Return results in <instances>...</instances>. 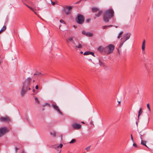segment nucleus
Instances as JSON below:
<instances>
[{
	"mask_svg": "<svg viewBox=\"0 0 153 153\" xmlns=\"http://www.w3.org/2000/svg\"><path fill=\"white\" fill-rule=\"evenodd\" d=\"M114 11L112 9H109L105 11L103 15V19L105 22H108L114 16Z\"/></svg>",
	"mask_w": 153,
	"mask_h": 153,
	"instance_id": "1",
	"label": "nucleus"
},
{
	"mask_svg": "<svg viewBox=\"0 0 153 153\" xmlns=\"http://www.w3.org/2000/svg\"><path fill=\"white\" fill-rule=\"evenodd\" d=\"M130 36L131 34L129 33H126L123 34V37L121 38V41L119 46V48H120L124 43L129 39Z\"/></svg>",
	"mask_w": 153,
	"mask_h": 153,
	"instance_id": "2",
	"label": "nucleus"
},
{
	"mask_svg": "<svg viewBox=\"0 0 153 153\" xmlns=\"http://www.w3.org/2000/svg\"><path fill=\"white\" fill-rule=\"evenodd\" d=\"M10 131L9 129L6 127H2L0 128V138L6 134Z\"/></svg>",
	"mask_w": 153,
	"mask_h": 153,
	"instance_id": "3",
	"label": "nucleus"
},
{
	"mask_svg": "<svg viewBox=\"0 0 153 153\" xmlns=\"http://www.w3.org/2000/svg\"><path fill=\"white\" fill-rule=\"evenodd\" d=\"M32 78L28 77L27 78L24 82L23 86L27 88L30 86L31 84L32 80Z\"/></svg>",
	"mask_w": 153,
	"mask_h": 153,
	"instance_id": "4",
	"label": "nucleus"
},
{
	"mask_svg": "<svg viewBox=\"0 0 153 153\" xmlns=\"http://www.w3.org/2000/svg\"><path fill=\"white\" fill-rule=\"evenodd\" d=\"M73 46L76 48V49L81 48L82 47V43L78 40H76L73 44Z\"/></svg>",
	"mask_w": 153,
	"mask_h": 153,
	"instance_id": "5",
	"label": "nucleus"
},
{
	"mask_svg": "<svg viewBox=\"0 0 153 153\" xmlns=\"http://www.w3.org/2000/svg\"><path fill=\"white\" fill-rule=\"evenodd\" d=\"M72 8V6H66L65 7H63V10L66 15L69 14V11Z\"/></svg>",
	"mask_w": 153,
	"mask_h": 153,
	"instance_id": "6",
	"label": "nucleus"
},
{
	"mask_svg": "<svg viewBox=\"0 0 153 153\" xmlns=\"http://www.w3.org/2000/svg\"><path fill=\"white\" fill-rule=\"evenodd\" d=\"M84 19L82 15L78 16L76 19V22L79 24H82L84 22Z\"/></svg>",
	"mask_w": 153,
	"mask_h": 153,
	"instance_id": "7",
	"label": "nucleus"
},
{
	"mask_svg": "<svg viewBox=\"0 0 153 153\" xmlns=\"http://www.w3.org/2000/svg\"><path fill=\"white\" fill-rule=\"evenodd\" d=\"M114 49V47L112 45L110 44L106 47V53L109 54L111 53Z\"/></svg>",
	"mask_w": 153,
	"mask_h": 153,
	"instance_id": "8",
	"label": "nucleus"
},
{
	"mask_svg": "<svg viewBox=\"0 0 153 153\" xmlns=\"http://www.w3.org/2000/svg\"><path fill=\"white\" fill-rule=\"evenodd\" d=\"M27 91V88L23 86L21 91L20 95L22 97H23Z\"/></svg>",
	"mask_w": 153,
	"mask_h": 153,
	"instance_id": "9",
	"label": "nucleus"
},
{
	"mask_svg": "<svg viewBox=\"0 0 153 153\" xmlns=\"http://www.w3.org/2000/svg\"><path fill=\"white\" fill-rule=\"evenodd\" d=\"M82 33L83 35L88 37H92L93 35V33L89 32H86L84 30L82 31Z\"/></svg>",
	"mask_w": 153,
	"mask_h": 153,
	"instance_id": "10",
	"label": "nucleus"
},
{
	"mask_svg": "<svg viewBox=\"0 0 153 153\" xmlns=\"http://www.w3.org/2000/svg\"><path fill=\"white\" fill-rule=\"evenodd\" d=\"M74 37H69L66 39V42L68 43H70L71 42L73 44H74L75 42L73 40Z\"/></svg>",
	"mask_w": 153,
	"mask_h": 153,
	"instance_id": "11",
	"label": "nucleus"
},
{
	"mask_svg": "<svg viewBox=\"0 0 153 153\" xmlns=\"http://www.w3.org/2000/svg\"><path fill=\"white\" fill-rule=\"evenodd\" d=\"M52 106L53 108L55 109L60 114L62 115L63 114L62 113L61 111L59 109V108L56 105V104H53L52 105Z\"/></svg>",
	"mask_w": 153,
	"mask_h": 153,
	"instance_id": "12",
	"label": "nucleus"
},
{
	"mask_svg": "<svg viewBox=\"0 0 153 153\" xmlns=\"http://www.w3.org/2000/svg\"><path fill=\"white\" fill-rule=\"evenodd\" d=\"M0 121L2 122L7 121L8 123L11 121V120L7 117H1L0 118Z\"/></svg>",
	"mask_w": 153,
	"mask_h": 153,
	"instance_id": "13",
	"label": "nucleus"
},
{
	"mask_svg": "<svg viewBox=\"0 0 153 153\" xmlns=\"http://www.w3.org/2000/svg\"><path fill=\"white\" fill-rule=\"evenodd\" d=\"M71 127L75 130L79 129L81 128V125H71Z\"/></svg>",
	"mask_w": 153,
	"mask_h": 153,
	"instance_id": "14",
	"label": "nucleus"
},
{
	"mask_svg": "<svg viewBox=\"0 0 153 153\" xmlns=\"http://www.w3.org/2000/svg\"><path fill=\"white\" fill-rule=\"evenodd\" d=\"M63 144L61 143L60 144L59 146H55L54 147V148H55L57 150V151L59 153H60L61 150V149H59L61 148Z\"/></svg>",
	"mask_w": 153,
	"mask_h": 153,
	"instance_id": "15",
	"label": "nucleus"
},
{
	"mask_svg": "<svg viewBox=\"0 0 153 153\" xmlns=\"http://www.w3.org/2000/svg\"><path fill=\"white\" fill-rule=\"evenodd\" d=\"M145 40H144L143 42L142 43V52L143 54H145Z\"/></svg>",
	"mask_w": 153,
	"mask_h": 153,
	"instance_id": "16",
	"label": "nucleus"
},
{
	"mask_svg": "<svg viewBox=\"0 0 153 153\" xmlns=\"http://www.w3.org/2000/svg\"><path fill=\"white\" fill-rule=\"evenodd\" d=\"M98 49L101 52L104 51L106 52V47H104L102 46H100L98 48Z\"/></svg>",
	"mask_w": 153,
	"mask_h": 153,
	"instance_id": "17",
	"label": "nucleus"
},
{
	"mask_svg": "<svg viewBox=\"0 0 153 153\" xmlns=\"http://www.w3.org/2000/svg\"><path fill=\"white\" fill-rule=\"evenodd\" d=\"M102 11L101 10H100L98 11V13H96L95 14V16L94 17V19H96V17H99L101 15L102 13Z\"/></svg>",
	"mask_w": 153,
	"mask_h": 153,
	"instance_id": "18",
	"label": "nucleus"
},
{
	"mask_svg": "<svg viewBox=\"0 0 153 153\" xmlns=\"http://www.w3.org/2000/svg\"><path fill=\"white\" fill-rule=\"evenodd\" d=\"M50 134L51 136L53 137H56V132L54 131H52L50 132Z\"/></svg>",
	"mask_w": 153,
	"mask_h": 153,
	"instance_id": "19",
	"label": "nucleus"
},
{
	"mask_svg": "<svg viewBox=\"0 0 153 153\" xmlns=\"http://www.w3.org/2000/svg\"><path fill=\"white\" fill-rule=\"evenodd\" d=\"M92 10L93 12L95 13L99 11V9L97 7H93L92 8Z\"/></svg>",
	"mask_w": 153,
	"mask_h": 153,
	"instance_id": "20",
	"label": "nucleus"
},
{
	"mask_svg": "<svg viewBox=\"0 0 153 153\" xmlns=\"http://www.w3.org/2000/svg\"><path fill=\"white\" fill-rule=\"evenodd\" d=\"M123 33V31H121L118 34V35L117 36V38L118 39H119L121 37H122Z\"/></svg>",
	"mask_w": 153,
	"mask_h": 153,
	"instance_id": "21",
	"label": "nucleus"
},
{
	"mask_svg": "<svg viewBox=\"0 0 153 153\" xmlns=\"http://www.w3.org/2000/svg\"><path fill=\"white\" fill-rule=\"evenodd\" d=\"M146 141L141 140V143L142 145H143L148 148V147L147 146V145L146 144Z\"/></svg>",
	"mask_w": 153,
	"mask_h": 153,
	"instance_id": "22",
	"label": "nucleus"
},
{
	"mask_svg": "<svg viewBox=\"0 0 153 153\" xmlns=\"http://www.w3.org/2000/svg\"><path fill=\"white\" fill-rule=\"evenodd\" d=\"M6 29V26H4L3 27L1 28L0 30V34L1 32L5 31Z\"/></svg>",
	"mask_w": 153,
	"mask_h": 153,
	"instance_id": "23",
	"label": "nucleus"
},
{
	"mask_svg": "<svg viewBox=\"0 0 153 153\" xmlns=\"http://www.w3.org/2000/svg\"><path fill=\"white\" fill-rule=\"evenodd\" d=\"M91 52L88 51H86L84 53V55H89L91 54Z\"/></svg>",
	"mask_w": 153,
	"mask_h": 153,
	"instance_id": "24",
	"label": "nucleus"
},
{
	"mask_svg": "<svg viewBox=\"0 0 153 153\" xmlns=\"http://www.w3.org/2000/svg\"><path fill=\"white\" fill-rule=\"evenodd\" d=\"M25 5L28 8H29L32 11H34V9L32 7L29 6L28 5H27V4H25Z\"/></svg>",
	"mask_w": 153,
	"mask_h": 153,
	"instance_id": "25",
	"label": "nucleus"
},
{
	"mask_svg": "<svg viewBox=\"0 0 153 153\" xmlns=\"http://www.w3.org/2000/svg\"><path fill=\"white\" fill-rule=\"evenodd\" d=\"M142 112V111L141 110V109L140 108L139 109V111L138 112V117H139V116L140 115V114H141Z\"/></svg>",
	"mask_w": 153,
	"mask_h": 153,
	"instance_id": "26",
	"label": "nucleus"
},
{
	"mask_svg": "<svg viewBox=\"0 0 153 153\" xmlns=\"http://www.w3.org/2000/svg\"><path fill=\"white\" fill-rule=\"evenodd\" d=\"M35 102L37 103H39V100L38 98L36 97H35Z\"/></svg>",
	"mask_w": 153,
	"mask_h": 153,
	"instance_id": "27",
	"label": "nucleus"
},
{
	"mask_svg": "<svg viewBox=\"0 0 153 153\" xmlns=\"http://www.w3.org/2000/svg\"><path fill=\"white\" fill-rule=\"evenodd\" d=\"M147 107L148 108V109L149 111L150 112H151V108H150V107L149 106V103H148L147 104Z\"/></svg>",
	"mask_w": 153,
	"mask_h": 153,
	"instance_id": "28",
	"label": "nucleus"
},
{
	"mask_svg": "<svg viewBox=\"0 0 153 153\" xmlns=\"http://www.w3.org/2000/svg\"><path fill=\"white\" fill-rule=\"evenodd\" d=\"M75 141L76 140L73 139L69 142V143H74L75 142Z\"/></svg>",
	"mask_w": 153,
	"mask_h": 153,
	"instance_id": "29",
	"label": "nucleus"
},
{
	"mask_svg": "<svg viewBox=\"0 0 153 153\" xmlns=\"http://www.w3.org/2000/svg\"><path fill=\"white\" fill-rule=\"evenodd\" d=\"M91 146H89L85 148V149L87 151H88L90 149Z\"/></svg>",
	"mask_w": 153,
	"mask_h": 153,
	"instance_id": "30",
	"label": "nucleus"
},
{
	"mask_svg": "<svg viewBox=\"0 0 153 153\" xmlns=\"http://www.w3.org/2000/svg\"><path fill=\"white\" fill-rule=\"evenodd\" d=\"M112 25H110L109 26H102V28L103 29H105L106 27H111Z\"/></svg>",
	"mask_w": 153,
	"mask_h": 153,
	"instance_id": "31",
	"label": "nucleus"
},
{
	"mask_svg": "<svg viewBox=\"0 0 153 153\" xmlns=\"http://www.w3.org/2000/svg\"><path fill=\"white\" fill-rule=\"evenodd\" d=\"M48 4H50L51 1L52 0H45Z\"/></svg>",
	"mask_w": 153,
	"mask_h": 153,
	"instance_id": "32",
	"label": "nucleus"
},
{
	"mask_svg": "<svg viewBox=\"0 0 153 153\" xmlns=\"http://www.w3.org/2000/svg\"><path fill=\"white\" fill-rule=\"evenodd\" d=\"M133 146H134L135 147L137 148L138 147V146H137V145L135 143H133Z\"/></svg>",
	"mask_w": 153,
	"mask_h": 153,
	"instance_id": "33",
	"label": "nucleus"
},
{
	"mask_svg": "<svg viewBox=\"0 0 153 153\" xmlns=\"http://www.w3.org/2000/svg\"><path fill=\"white\" fill-rule=\"evenodd\" d=\"M60 22L64 24H65V22L63 20H61L60 21Z\"/></svg>",
	"mask_w": 153,
	"mask_h": 153,
	"instance_id": "34",
	"label": "nucleus"
},
{
	"mask_svg": "<svg viewBox=\"0 0 153 153\" xmlns=\"http://www.w3.org/2000/svg\"><path fill=\"white\" fill-rule=\"evenodd\" d=\"M99 61L100 62V66H102V65H103V63L101 62H100V60H99Z\"/></svg>",
	"mask_w": 153,
	"mask_h": 153,
	"instance_id": "35",
	"label": "nucleus"
},
{
	"mask_svg": "<svg viewBox=\"0 0 153 153\" xmlns=\"http://www.w3.org/2000/svg\"><path fill=\"white\" fill-rule=\"evenodd\" d=\"M37 75H42L41 73L40 72H36Z\"/></svg>",
	"mask_w": 153,
	"mask_h": 153,
	"instance_id": "36",
	"label": "nucleus"
},
{
	"mask_svg": "<svg viewBox=\"0 0 153 153\" xmlns=\"http://www.w3.org/2000/svg\"><path fill=\"white\" fill-rule=\"evenodd\" d=\"M51 2L52 4V5H54L55 4V3L54 2H53L52 1H51Z\"/></svg>",
	"mask_w": 153,
	"mask_h": 153,
	"instance_id": "37",
	"label": "nucleus"
},
{
	"mask_svg": "<svg viewBox=\"0 0 153 153\" xmlns=\"http://www.w3.org/2000/svg\"><path fill=\"white\" fill-rule=\"evenodd\" d=\"M91 54L93 56L95 57V56L94 54V53L92 52H91V54Z\"/></svg>",
	"mask_w": 153,
	"mask_h": 153,
	"instance_id": "38",
	"label": "nucleus"
},
{
	"mask_svg": "<svg viewBox=\"0 0 153 153\" xmlns=\"http://www.w3.org/2000/svg\"><path fill=\"white\" fill-rule=\"evenodd\" d=\"M131 140H132V141L133 142H134L133 139V138L132 134H131Z\"/></svg>",
	"mask_w": 153,
	"mask_h": 153,
	"instance_id": "39",
	"label": "nucleus"
},
{
	"mask_svg": "<svg viewBox=\"0 0 153 153\" xmlns=\"http://www.w3.org/2000/svg\"><path fill=\"white\" fill-rule=\"evenodd\" d=\"M38 85H36L35 87V88L36 89H38Z\"/></svg>",
	"mask_w": 153,
	"mask_h": 153,
	"instance_id": "40",
	"label": "nucleus"
},
{
	"mask_svg": "<svg viewBox=\"0 0 153 153\" xmlns=\"http://www.w3.org/2000/svg\"><path fill=\"white\" fill-rule=\"evenodd\" d=\"M143 136V135H142V134H140V138L141 140H143V138L142 137Z\"/></svg>",
	"mask_w": 153,
	"mask_h": 153,
	"instance_id": "41",
	"label": "nucleus"
},
{
	"mask_svg": "<svg viewBox=\"0 0 153 153\" xmlns=\"http://www.w3.org/2000/svg\"><path fill=\"white\" fill-rule=\"evenodd\" d=\"M81 1H82V0H80L79 1H78L77 2H76V4H79V3Z\"/></svg>",
	"mask_w": 153,
	"mask_h": 153,
	"instance_id": "42",
	"label": "nucleus"
},
{
	"mask_svg": "<svg viewBox=\"0 0 153 153\" xmlns=\"http://www.w3.org/2000/svg\"><path fill=\"white\" fill-rule=\"evenodd\" d=\"M60 137H61V140H62V135H61Z\"/></svg>",
	"mask_w": 153,
	"mask_h": 153,
	"instance_id": "43",
	"label": "nucleus"
},
{
	"mask_svg": "<svg viewBox=\"0 0 153 153\" xmlns=\"http://www.w3.org/2000/svg\"><path fill=\"white\" fill-rule=\"evenodd\" d=\"M25 0H22V2L25 4V2H24V1H25Z\"/></svg>",
	"mask_w": 153,
	"mask_h": 153,
	"instance_id": "44",
	"label": "nucleus"
},
{
	"mask_svg": "<svg viewBox=\"0 0 153 153\" xmlns=\"http://www.w3.org/2000/svg\"><path fill=\"white\" fill-rule=\"evenodd\" d=\"M89 21H90V19H88L86 20V21L88 22H89Z\"/></svg>",
	"mask_w": 153,
	"mask_h": 153,
	"instance_id": "45",
	"label": "nucleus"
},
{
	"mask_svg": "<svg viewBox=\"0 0 153 153\" xmlns=\"http://www.w3.org/2000/svg\"><path fill=\"white\" fill-rule=\"evenodd\" d=\"M90 123L91 124H93V122L92 121H91L90 122Z\"/></svg>",
	"mask_w": 153,
	"mask_h": 153,
	"instance_id": "46",
	"label": "nucleus"
},
{
	"mask_svg": "<svg viewBox=\"0 0 153 153\" xmlns=\"http://www.w3.org/2000/svg\"><path fill=\"white\" fill-rule=\"evenodd\" d=\"M36 14H37V13L35 11H34H34H33Z\"/></svg>",
	"mask_w": 153,
	"mask_h": 153,
	"instance_id": "47",
	"label": "nucleus"
},
{
	"mask_svg": "<svg viewBox=\"0 0 153 153\" xmlns=\"http://www.w3.org/2000/svg\"><path fill=\"white\" fill-rule=\"evenodd\" d=\"M27 87H27V90H30V88L29 87V88H27Z\"/></svg>",
	"mask_w": 153,
	"mask_h": 153,
	"instance_id": "48",
	"label": "nucleus"
},
{
	"mask_svg": "<svg viewBox=\"0 0 153 153\" xmlns=\"http://www.w3.org/2000/svg\"><path fill=\"white\" fill-rule=\"evenodd\" d=\"M118 103H119L118 105H120V101H118Z\"/></svg>",
	"mask_w": 153,
	"mask_h": 153,
	"instance_id": "49",
	"label": "nucleus"
},
{
	"mask_svg": "<svg viewBox=\"0 0 153 153\" xmlns=\"http://www.w3.org/2000/svg\"><path fill=\"white\" fill-rule=\"evenodd\" d=\"M73 124H77V125H78V124H79V123H74Z\"/></svg>",
	"mask_w": 153,
	"mask_h": 153,
	"instance_id": "50",
	"label": "nucleus"
},
{
	"mask_svg": "<svg viewBox=\"0 0 153 153\" xmlns=\"http://www.w3.org/2000/svg\"><path fill=\"white\" fill-rule=\"evenodd\" d=\"M34 75H37L36 72V73H35V74H34Z\"/></svg>",
	"mask_w": 153,
	"mask_h": 153,
	"instance_id": "51",
	"label": "nucleus"
},
{
	"mask_svg": "<svg viewBox=\"0 0 153 153\" xmlns=\"http://www.w3.org/2000/svg\"><path fill=\"white\" fill-rule=\"evenodd\" d=\"M38 10H40V8L39 7H37V9Z\"/></svg>",
	"mask_w": 153,
	"mask_h": 153,
	"instance_id": "52",
	"label": "nucleus"
},
{
	"mask_svg": "<svg viewBox=\"0 0 153 153\" xmlns=\"http://www.w3.org/2000/svg\"><path fill=\"white\" fill-rule=\"evenodd\" d=\"M18 148H16V151H17V150H18Z\"/></svg>",
	"mask_w": 153,
	"mask_h": 153,
	"instance_id": "53",
	"label": "nucleus"
},
{
	"mask_svg": "<svg viewBox=\"0 0 153 153\" xmlns=\"http://www.w3.org/2000/svg\"><path fill=\"white\" fill-rule=\"evenodd\" d=\"M35 91V90L34 89H33V92H34Z\"/></svg>",
	"mask_w": 153,
	"mask_h": 153,
	"instance_id": "54",
	"label": "nucleus"
},
{
	"mask_svg": "<svg viewBox=\"0 0 153 153\" xmlns=\"http://www.w3.org/2000/svg\"><path fill=\"white\" fill-rule=\"evenodd\" d=\"M81 123H83V124H85V123H84V122L82 121V122Z\"/></svg>",
	"mask_w": 153,
	"mask_h": 153,
	"instance_id": "55",
	"label": "nucleus"
},
{
	"mask_svg": "<svg viewBox=\"0 0 153 153\" xmlns=\"http://www.w3.org/2000/svg\"><path fill=\"white\" fill-rule=\"evenodd\" d=\"M83 53V52H82V51H81V52H80V53H81V54H82V53Z\"/></svg>",
	"mask_w": 153,
	"mask_h": 153,
	"instance_id": "56",
	"label": "nucleus"
},
{
	"mask_svg": "<svg viewBox=\"0 0 153 153\" xmlns=\"http://www.w3.org/2000/svg\"><path fill=\"white\" fill-rule=\"evenodd\" d=\"M136 124H138L137 122L136 121Z\"/></svg>",
	"mask_w": 153,
	"mask_h": 153,
	"instance_id": "57",
	"label": "nucleus"
},
{
	"mask_svg": "<svg viewBox=\"0 0 153 153\" xmlns=\"http://www.w3.org/2000/svg\"><path fill=\"white\" fill-rule=\"evenodd\" d=\"M22 153H26L25 152H23Z\"/></svg>",
	"mask_w": 153,
	"mask_h": 153,
	"instance_id": "58",
	"label": "nucleus"
},
{
	"mask_svg": "<svg viewBox=\"0 0 153 153\" xmlns=\"http://www.w3.org/2000/svg\"><path fill=\"white\" fill-rule=\"evenodd\" d=\"M115 28H117V26H115Z\"/></svg>",
	"mask_w": 153,
	"mask_h": 153,
	"instance_id": "59",
	"label": "nucleus"
},
{
	"mask_svg": "<svg viewBox=\"0 0 153 153\" xmlns=\"http://www.w3.org/2000/svg\"><path fill=\"white\" fill-rule=\"evenodd\" d=\"M117 50H118V52H119V49H117Z\"/></svg>",
	"mask_w": 153,
	"mask_h": 153,
	"instance_id": "60",
	"label": "nucleus"
},
{
	"mask_svg": "<svg viewBox=\"0 0 153 153\" xmlns=\"http://www.w3.org/2000/svg\"><path fill=\"white\" fill-rule=\"evenodd\" d=\"M35 82V80H33V82Z\"/></svg>",
	"mask_w": 153,
	"mask_h": 153,
	"instance_id": "61",
	"label": "nucleus"
},
{
	"mask_svg": "<svg viewBox=\"0 0 153 153\" xmlns=\"http://www.w3.org/2000/svg\"><path fill=\"white\" fill-rule=\"evenodd\" d=\"M60 26H59V29L60 28Z\"/></svg>",
	"mask_w": 153,
	"mask_h": 153,
	"instance_id": "62",
	"label": "nucleus"
},
{
	"mask_svg": "<svg viewBox=\"0 0 153 153\" xmlns=\"http://www.w3.org/2000/svg\"><path fill=\"white\" fill-rule=\"evenodd\" d=\"M75 27V25H74V27Z\"/></svg>",
	"mask_w": 153,
	"mask_h": 153,
	"instance_id": "63",
	"label": "nucleus"
}]
</instances>
